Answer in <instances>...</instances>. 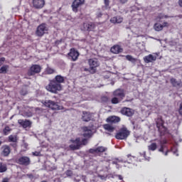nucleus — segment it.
I'll list each match as a JSON object with an SVG mask.
<instances>
[{"label":"nucleus","mask_w":182,"mask_h":182,"mask_svg":"<svg viewBox=\"0 0 182 182\" xmlns=\"http://www.w3.org/2000/svg\"><path fill=\"white\" fill-rule=\"evenodd\" d=\"M70 142L73 143V144L69 145V149L73 151L80 150L82 146H87L88 143L87 139L80 140V137H77L75 139H70Z\"/></svg>","instance_id":"obj_1"},{"label":"nucleus","mask_w":182,"mask_h":182,"mask_svg":"<svg viewBox=\"0 0 182 182\" xmlns=\"http://www.w3.org/2000/svg\"><path fill=\"white\" fill-rule=\"evenodd\" d=\"M89 68H84V72H89L91 75H95L97 72V68L100 66V62L97 58H90L88 60Z\"/></svg>","instance_id":"obj_2"},{"label":"nucleus","mask_w":182,"mask_h":182,"mask_svg":"<svg viewBox=\"0 0 182 182\" xmlns=\"http://www.w3.org/2000/svg\"><path fill=\"white\" fill-rule=\"evenodd\" d=\"M114 97L111 100V103L112 105H118V103H120L124 97H126V94H124V90L122 89H117L112 93Z\"/></svg>","instance_id":"obj_3"},{"label":"nucleus","mask_w":182,"mask_h":182,"mask_svg":"<svg viewBox=\"0 0 182 182\" xmlns=\"http://www.w3.org/2000/svg\"><path fill=\"white\" fill-rule=\"evenodd\" d=\"M62 87L61 84H58V82L51 80H50L48 85L46 87V89L48 90V92L56 95L58 92H60V90H62Z\"/></svg>","instance_id":"obj_4"},{"label":"nucleus","mask_w":182,"mask_h":182,"mask_svg":"<svg viewBox=\"0 0 182 182\" xmlns=\"http://www.w3.org/2000/svg\"><path fill=\"white\" fill-rule=\"evenodd\" d=\"M129 136H130V131L127 129V127H123L115 134V139L117 140H126Z\"/></svg>","instance_id":"obj_5"},{"label":"nucleus","mask_w":182,"mask_h":182,"mask_svg":"<svg viewBox=\"0 0 182 182\" xmlns=\"http://www.w3.org/2000/svg\"><path fill=\"white\" fill-rule=\"evenodd\" d=\"M156 127L161 136H164L167 133V127H164V120L158 118L156 120Z\"/></svg>","instance_id":"obj_6"},{"label":"nucleus","mask_w":182,"mask_h":182,"mask_svg":"<svg viewBox=\"0 0 182 182\" xmlns=\"http://www.w3.org/2000/svg\"><path fill=\"white\" fill-rule=\"evenodd\" d=\"M48 31H49V28H48V26L46 23H43L40 24L36 31V35L37 36H39L40 38H42L45 33H48Z\"/></svg>","instance_id":"obj_7"},{"label":"nucleus","mask_w":182,"mask_h":182,"mask_svg":"<svg viewBox=\"0 0 182 182\" xmlns=\"http://www.w3.org/2000/svg\"><path fill=\"white\" fill-rule=\"evenodd\" d=\"M96 29V23L95 22L89 21L82 23V31L85 32H93Z\"/></svg>","instance_id":"obj_8"},{"label":"nucleus","mask_w":182,"mask_h":182,"mask_svg":"<svg viewBox=\"0 0 182 182\" xmlns=\"http://www.w3.org/2000/svg\"><path fill=\"white\" fill-rule=\"evenodd\" d=\"M43 105H44L46 107L51 109V110H60V107L59 106L58 102H55V101L46 100L43 102Z\"/></svg>","instance_id":"obj_9"},{"label":"nucleus","mask_w":182,"mask_h":182,"mask_svg":"<svg viewBox=\"0 0 182 182\" xmlns=\"http://www.w3.org/2000/svg\"><path fill=\"white\" fill-rule=\"evenodd\" d=\"M107 151V148L105 146H98L95 149H90L88 152L90 154H94L95 156H100L101 153Z\"/></svg>","instance_id":"obj_10"},{"label":"nucleus","mask_w":182,"mask_h":182,"mask_svg":"<svg viewBox=\"0 0 182 182\" xmlns=\"http://www.w3.org/2000/svg\"><path fill=\"white\" fill-rule=\"evenodd\" d=\"M16 163L20 166H29L31 164V158L28 156H21L16 159Z\"/></svg>","instance_id":"obj_11"},{"label":"nucleus","mask_w":182,"mask_h":182,"mask_svg":"<svg viewBox=\"0 0 182 182\" xmlns=\"http://www.w3.org/2000/svg\"><path fill=\"white\" fill-rule=\"evenodd\" d=\"M82 136L85 137L84 139H87L89 142V139H92L93 137V131L90 127H82Z\"/></svg>","instance_id":"obj_12"},{"label":"nucleus","mask_w":182,"mask_h":182,"mask_svg":"<svg viewBox=\"0 0 182 182\" xmlns=\"http://www.w3.org/2000/svg\"><path fill=\"white\" fill-rule=\"evenodd\" d=\"M167 141L163 140L160 144V148L158 149V151L162 153L164 156H168V153H170V150L167 148Z\"/></svg>","instance_id":"obj_13"},{"label":"nucleus","mask_w":182,"mask_h":182,"mask_svg":"<svg viewBox=\"0 0 182 182\" xmlns=\"http://www.w3.org/2000/svg\"><path fill=\"white\" fill-rule=\"evenodd\" d=\"M41 65H33L28 71V75L34 76V75H36V73H41Z\"/></svg>","instance_id":"obj_14"},{"label":"nucleus","mask_w":182,"mask_h":182,"mask_svg":"<svg viewBox=\"0 0 182 182\" xmlns=\"http://www.w3.org/2000/svg\"><path fill=\"white\" fill-rule=\"evenodd\" d=\"M170 83L173 87L177 89V90H181L182 92V80H177L174 77L170 79Z\"/></svg>","instance_id":"obj_15"},{"label":"nucleus","mask_w":182,"mask_h":182,"mask_svg":"<svg viewBox=\"0 0 182 182\" xmlns=\"http://www.w3.org/2000/svg\"><path fill=\"white\" fill-rule=\"evenodd\" d=\"M11 146L9 145H3L1 147V157H9V154H11Z\"/></svg>","instance_id":"obj_16"},{"label":"nucleus","mask_w":182,"mask_h":182,"mask_svg":"<svg viewBox=\"0 0 182 182\" xmlns=\"http://www.w3.org/2000/svg\"><path fill=\"white\" fill-rule=\"evenodd\" d=\"M170 24L167 21H164L163 23H156L154 25V29L156 31V32H160V31H163L164 28H168Z\"/></svg>","instance_id":"obj_17"},{"label":"nucleus","mask_w":182,"mask_h":182,"mask_svg":"<svg viewBox=\"0 0 182 182\" xmlns=\"http://www.w3.org/2000/svg\"><path fill=\"white\" fill-rule=\"evenodd\" d=\"M79 51L76 50L75 48H71L70 52L68 53L69 58H71L73 62H76L79 58Z\"/></svg>","instance_id":"obj_18"},{"label":"nucleus","mask_w":182,"mask_h":182,"mask_svg":"<svg viewBox=\"0 0 182 182\" xmlns=\"http://www.w3.org/2000/svg\"><path fill=\"white\" fill-rule=\"evenodd\" d=\"M120 113L124 114V116L132 117L134 114V109H130L129 107H123L122 108Z\"/></svg>","instance_id":"obj_19"},{"label":"nucleus","mask_w":182,"mask_h":182,"mask_svg":"<svg viewBox=\"0 0 182 182\" xmlns=\"http://www.w3.org/2000/svg\"><path fill=\"white\" fill-rule=\"evenodd\" d=\"M32 4L35 9H42L45 6V0H33Z\"/></svg>","instance_id":"obj_20"},{"label":"nucleus","mask_w":182,"mask_h":182,"mask_svg":"<svg viewBox=\"0 0 182 182\" xmlns=\"http://www.w3.org/2000/svg\"><path fill=\"white\" fill-rule=\"evenodd\" d=\"M85 4V0H74L72 4L73 12H77V8Z\"/></svg>","instance_id":"obj_21"},{"label":"nucleus","mask_w":182,"mask_h":182,"mask_svg":"<svg viewBox=\"0 0 182 182\" xmlns=\"http://www.w3.org/2000/svg\"><path fill=\"white\" fill-rule=\"evenodd\" d=\"M120 117L117 116H110L108 118H107L106 122L107 123H111V124H116L119 122H120Z\"/></svg>","instance_id":"obj_22"},{"label":"nucleus","mask_w":182,"mask_h":182,"mask_svg":"<svg viewBox=\"0 0 182 182\" xmlns=\"http://www.w3.org/2000/svg\"><path fill=\"white\" fill-rule=\"evenodd\" d=\"M112 53H114V55H119V53H122L123 52V49L122 46L119 45H114L110 49Z\"/></svg>","instance_id":"obj_23"},{"label":"nucleus","mask_w":182,"mask_h":182,"mask_svg":"<svg viewBox=\"0 0 182 182\" xmlns=\"http://www.w3.org/2000/svg\"><path fill=\"white\" fill-rule=\"evenodd\" d=\"M18 124L21 125L22 127H23V129L31 127V126L32 125V122H31V121H29L28 119H25V120L18 119Z\"/></svg>","instance_id":"obj_24"},{"label":"nucleus","mask_w":182,"mask_h":182,"mask_svg":"<svg viewBox=\"0 0 182 182\" xmlns=\"http://www.w3.org/2000/svg\"><path fill=\"white\" fill-rule=\"evenodd\" d=\"M81 119L82 122H90V120H92V114H90V112L83 111Z\"/></svg>","instance_id":"obj_25"},{"label":"nucleus","mask_w":182,"mask_h":182,"mask_svg":"<svg viewBox=\"0 0 182 182\" xmlns=\"http://www.w3.org/2000/svg\"><path fill=\"white\" fill-rule=\"evenodd\" d=\"M110 22L111 23H114V25H116V23H122V22H123V17H122L121 16H116L112 17L110 18Z\"/></svg>","instance_id":"obj_26"},{"label":"nucleus","mask_w":182,"mask_h":182,"mask_svg":"<svg viewBox=\"0 0 182 182\" xmlns=\"http://www.w3.org/2000/svg\"><path fill=\"white\" fill-rule=\"evenodd\" d=\"M156 59H157V58L151 54H149L144 58L145 63H151V62H154Z\"/></svg>","instance_id":"obj_27"},{"label":"nucleus","mask_w":182,"mask_h":182,"mask_svg":"<svg viewBox=\"0 0 182 182\" xmlns=\"http://www.w3.org/2000/svg\"><path fill=\"white\" fill-rule=\"evenodd\" d=\"M53 80L58 85H62V83H65V77L60 75H58L55 77L54 79H53Z\"/></svg>","instance_id":"obj_28"},{"label":"nucleus","mask_w":182,"mask_h":182,"mask_svg":"<svg viewBox=\"0 0 182 182\" xmlns=\"http://www.w3.org/2000/svg\"><path fill=\"white\" fill-rule=\"evenodd\" d=\"M96 18L98 21H106V14H103L102 11H98L95 14Z\"/></svg>","instance_id":"obj_29"},{"label":"nucleus","mask_w":182,"mask_h":182,"mask_svg":"<svg viewBox=\"0 0 182 182\" xmlns=\"http://www.w3.org/2000/svg\"><path fill=\"white\" fill-rule=\"evenodd\" d=\"M167 18H168V16L163 14H159L155 17V21H156V22H160L161 19H167Z\"/></svg>","instance_id":"obj_30"},{"label":"nucleus","mask_w":182,"mask_h":182,"mask_svg":"<svg viewBox=\"0 0 182 182\" xmlns=\"http://www.w3.org/2000/svg\"><path fill=\"white\" fill-rule=\"evenodd\" d=\"M8 171V166L6 164L0 161V173H6Z\"/></svg>","instance_id":"obj_31"},{"label":"nucleus","mask_w":182,"mask_h":182,"mask_svg":"<svg viewBox=\"0 0 182 182\" xmlns=\"http://www.w3.org/2000/svg\"><path fill=\"white\" fill-rule=\"evenodd\" d=\"M103 127L105 130H107V132H109L110 133H112V132H114V127H113L112 125L109 124H104Z\"/></svg>","instance_id":"obj_32"},{"label":"nucleus","mask_w":182,"mask_h":182,"mask_svg":"<svg viewBox=\"0 0 182 182\" xmlns=\"http://www.w3.org/2000/svg\"><path fill=\"white\" fill-rule=\"evenodd\" d=\"M148 150L151 151H155V150H157V144L156 142L151 143L149 146H148Z\"/></svg>","instance_id":"obj_33"},{"label":"nucleus","mask_w":182,"mask_h":182,"mask_svg":"<svg viewBox=\"0 0 182 182\" xmlns=\"http://www.w3.org/2000/svg\"><path fill=\"white\" fill-rule=\"evenodd\" d=\"M8 69H9V65H3L1 68H0V73L1 74H5L6 73V72H8Z\"/></svg>","instance_id":"obj_34"},{"label":"nucleus","mask_w":182,"mask_h":182,"mask_svg":"<svg viewBox=\"0 0 182 182\" xmlns=\"http://www.w3.org/2000/svg\"><path fill=\"white\" fill-rule=\"evenodd\" d=\"M9 143H16L18 141V138L16 136L10 135L9 136Z\"/></svg>","instance_id":"obj_35"},{"label":"nucleus","mask_w":182,"mask_h":182,"mask_svg":"<svg viewBox=\"0 0 182 182\" xmlns=\"http://www.w3.org/2000/svg\"><path fill=\"white\" fill-rule=\"evenodd\" d=\"M127 60H129V62H132V63H134V62H137V58H133L131 55H127L125 56Z\"/></svg>","instance_id":"obj_36"},{"label":"nucleus","mask_w":182,"mask_h":182,"mask_svg":"<svg viewBox=\"0 0 182 182\" xmlns=\"http://www.w3.org/2000/svg\"><path fill=\"white\" fill-rule=\"evenodd\" d=\"M105 9H110V0H103Z\"/></svg>","instance_id":"obj_37"},{"label":"nucleus","mask_w":182,"mask_h":182,"mask_svg":"<svg viewBox=\"0 0 182 182\" xmlns=\"http://www.w3.org/2000/svg\"><path fill=\"white\" fill-rule=\"evenodd\" d=\"M9 132H11V128H9V127H6L3 129V133H4V136H8Z\"/></svg>","instance_id":"obj_38"},{"label":"nucleus","mask_w":182,"mask_h":182,"mask_svg":"<svg viewBox=\"0 0 182 182\" xmlns=\"http://www.w3.org/2000/svg\"><path fill=\"white\" fill-rule=\"evenodd\" d=\"M46 73H48V75H52L53 73H55V70L50 68H47L46 70Z\"/></svg>","instance_id":"obj_39"},{"label":"nucleus","mask_w":182,"mask_h":182,"mask_svg":"<svg viewBox=\"0 0 182 182\" xmlns=\"http://www.w3.org/2000/svg\"><path fill=\"white\" fill-rule=\"evenodd\" d=\"M66 176H68V177H72V176H73V172L70 170H68L65 172Z\"/></svg>","instance_id":"obj_40"},{"label":"nucleus","mask_w":182,"mask_h":182,"mask_svg":"<svg viewBox=\"0 0 182 182\" xmlns=\"http://www.w3.org/2000/svg\"><path fill=\"white\" fill-rule=\"evenodd\" d=\"M4 62H5V58H4V57L0 58V66H2V65H4Z\"/></svg>","instance_id":"obj_41"},{"label":"nucleus","mask_w":182,"mask_h":182,"mask_svg":"<svg viewBox=\"0 0 182 182\" xmlns=\"http://www.w3.org/2000/svg\"><path fill=\"white\" fill-rule=\"evenodd\" d=\"M60 43H62V41H60V40H57V41H55V46H58V45H60Z\"/></svg>","instance_id":"obj_42"},{"label":"nucleus","mask_w":182,"mask_h":182,"mask_svg":"<svg viewBox=\"0 0 182 182\" xmlns=\"http://www.w3.org/2000/svg\"><path fill=\"white\" fill-rule=\"evenodd\" d=\"M109 100V98L107 97H102V101L107 102Z\"/></svg>","instance_id":"obj_43"},{"label":"nucleus","mask_w":182,"mask_h":182,"mask_svg":"<svg viewBox=\"0 0 182 182\" xmlns=\"http://www.w3.org/2000/svg\"><path fill=\"white\" fill-rule=\"evenodd\" d=\"M171 151H173V154H177L178 151H177V149H176V148H171Z\"/></svg>","instance_id":"obj_44"},{"label":"nucleus","mask_w":182,"mask_h":182,"mask_svg":"<svg viewBox=\"0 0 182 182\" xmlns=\"http://www.w3.org/2000/svg\"><path fill=\"white\" fill-rule=\"evenodd\" d=\"M10 146H11V147H13L14 149H16L18 144H16V142H14V144H10Z\"/></svg>","instance_id":"obj_45"},{"label":"nucleus","mask_w":182,"mask_h":182,"mask_svg":"<svg viewBox=\"0 0 182 182\" xmlns=\"http://www.w3.org/2000/svg\"><path fill=\"white\" fill-rule=\"evenodd\" d=\"M127 1H129V0H119V3L123 5L126 3H127Z\"/></svg>","instance_id":"obj_46"},{"label":"nucleus","mask_w":182,"mask_h":182,"mask_svg":"<svg viewBox=\"0 0 182 182\" xmlns=\"http://www.w3.org/2000/svg\"><path fill=\"white\" fill-rule=\"evenodd\" d=\"M178 6H180V8H182V0L178 1Z\"/></svg>","instance_id":"obj_47"},{"label":"nucleus","mask_w":182,"mask_h":182,"mask_svg":"<svg viewBox=\"0 0 182 182\" xmlns=\"http://www.w3.org/2000/svg\"><path fill=\"white\" fill-rule=\"evenodd\" d=\"M40 154H41V152H38V151L33 152V156H39Z\"/></svg>","instance_id":"obj_48"},{"label":"nucleus","mask_w":182,"mask_h":182,"mask_svg":"<svg viewBox=\"0 0 182 182\" xmlns=\"http://www.w3.org/2000/svg\"><path fill=\"white\" fill-rule=\"evenodd\" d=\"M2 182H9V178H3Z\"/></svg>","instance_id":"obj_49"},{"label":"nucleus","mask_w":182,"mask_h":182,"mask_svg":"<svg viewBox=\"0 0 182 182\" xmlns=\"http://www.w3.org/2000/svg\"><path fill=\"white\" fill-rule=\"evenodd\" d=\"M27 177H28L29 178H32V177H33V175L32 173L27 174Z\"/></svg>","instance_id":"obj_50"},{"label":"nucleus","mask_w":182,"mask_h":182,"mask_svg":"<svg viewBox=\"0 0 182 182\" xmlns=\"http://www.w3.org/2000/svg\"><path fill=\"white\" fill-rule=\"evenodd\" d=\"M117 163H119V161H112V164H117Z\"/></svg>","instance_id":"obj_51"},{"label":"nucleus","mask_w":182,"mask_h":182,"mask_svg":"<svg viewBox=\"0 0 182 182\" xmlns=\"http://www.w3.org/2000/svg\"><path fill=\"white\" fill-rule=\"evenodd\" d=\"M119 180H123V178H122L121 176H119Z\"/></svg>","instance_id":"obj_52"},{"label":"nucleus","mask_w":182,"mask_h":182,"mask_svg":"<svg viewBox=\"0 0 182 182\" xmlns=\"http://www.w3.org/2000/svg\"><path fill=\"white\" fill-rule=\"evenodd\" d=\"M127 157H132V155L131 154H128Z\"/></svg>","instance_id":"obj_53"},{"label":"nucleus","mask_w":182,"mask_h":182,"mask_svg":"<svg viewBox=\"0 0 182 182\" xmlns=\"http://www.w3.org/2000/svg\"><path fill=\"white\" fill-rule=\"evenodd\" d=\"M125 102H129V101L128 100L123 101V103H124Z\"/></svg>","instance_id":"obj_54"},{"label":"nucleus","mask_w":182,"mask_h":182,"mask_svg":"<svg viewBox=\"0 0 182 182\" xmlns=\"http://www.w3.org/2000/svg\"><path fill=\"white\" fill-rule=\"evenodd\" d=\"M1 144H2V141H0V146H1Z\"/></svg>","instance_id":"obj_55"},{"label":"nucleus","mask_w":182,"mask_h":182,"mask_svg":"<svg viewBox=\"0 0 182 182\" xmlns=\"http://www.w3.org/2000/svg\"><path fill=\"white\" fill-rule=\"evenodd\" d=\"M176 156H178V154H176Z\"/></svg>","instance_id":"obj_56"}]
</instances>
